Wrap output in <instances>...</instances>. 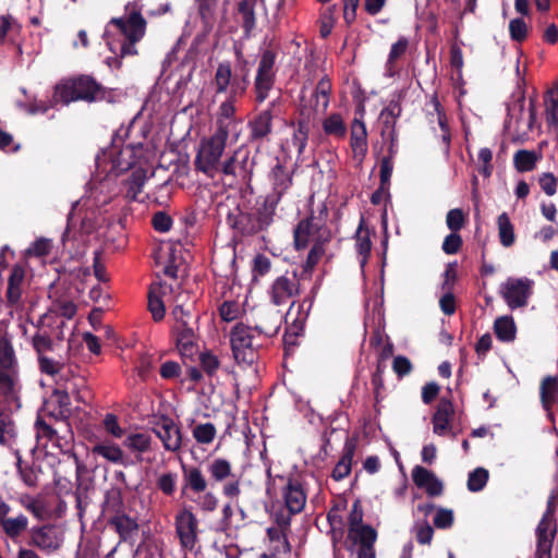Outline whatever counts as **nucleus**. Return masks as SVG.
<instances>
[{"label":"nucleus","mask_w":558,"mask_h":558,"mask_svg":"<svg viewBox=\"0 0 558 558\" xmlns=\"http://www.w3.org/2000/svg\"><path fill=\"white\" fill-rule=\"evenodd\" d=\"M146 32V21L142 15V7L136 0L128 2L124 15L112 19L105 36L109 49L121 57L137 54L136 44Z\"/></svg>","instance_id":"obj_1"},{"label":"nucleus","mask_w":558,"mask_h":558,"mask_svg":"<svg viewBox=\"0 0 558 558\" xmlns=\"http://www.w3.org/2000/svg\"><path fill=\"white\" fill-rule=\"evenodd\" d=\"M229 134L221 128L202 142L197 153L195 165L202 172L214 177L219 169L220 158L225 151Z\"/></svg>","instance_id":"obj_2"},{"label":"nucleus","mask_w":558,"mask_h":558,"mask_svg":"<svg viewBox=\"0 0 558 558\" xmlns=\"http://www.w3.org/2000/svg\"><path fill=\"white\" fill-rule=\"evenodd\" d=\"M327 211L322 209L318 216L311 217L299 222L294 230V242L296 248H304L308 244L315 242H329L331 240V231L326 226Z\"/></svg>","instance_id":"obj_3"},{"label":"nucleus","mask_w":558,"mask_h":558,"mask_svg":"<svg viewBox=\"0 0 558 558\" xmlns=\"http://www.w3.org/2000/svg\"><path fill=\"white\" fill-rule=\"evenodd\" d=\"M254 331L251 327L238 324L230 336L233 356L239 364L251 365L257 359L254 344Z\"/></svg>","instance_id":"obj_4"},{"label":"nucleus","mask_w":558,"mask_h":558,"mask_svg":"<svg viewBox=\"0 0 558 558\" xmlns=\"http://www.w3.org/2000/svg\"><path fill=\"white\" fill-rule=\"evenodd\" d=\"M534 281L527 277H509L500 284L499 292L509 308L527 305L533 293Z\"/></svg>","instance_id":"obj_5"},{"label":"nucleus","mask_w":558,"mask_h":558,"mask_svg":"<svg viewBox=\"0 0 558 558\" xmlns=\"http://www.w3.org/2000/svg\"><path fill=\"white\" fill-rule=\"evenodd\" d=\"M247 80L243 77L241 81H233L232 89L225 101L219 106L217 112V130L221 128L229 134L230 129L235 124L234 114L236 111V99L243 96L247 88Z\"/></svg>","instance_id":"obj_6"},{"label":"nucleus","mask_w":558,"mask_h":558,"mask_svg":"<svg viewBox=\"0 0 558 558\" xmlns=\"http://www.w3.org/2000/svg\"><path fill=\"white\" fill-rule=\"evenodd\" d=\"M175 533L183 551H193L198 542V521L189 509H182L174 519Z\"/></svg>","instance_id":"obj_7"},{"label":"nucleus","mask_w":558,"mask_h":558,"mask_svg":"<svg viewBox=\"0 0 558 558\" xmlns=\"http://www.w3.org/2000/svg\"><path fill=\"white\" fill-rule=\"evenodd\" d=\"M554 512L555 498L550 497L547 501V509L536 529L537 548L536 558H551V547L554 538Z\"/></svg>","instance_id":"obj_8"},{"label":"nucleus","mask_w":558,"mask_h":558,"mask_svg":"<svg viewBox=\"0 0 558 558\" xmlns=\"http://www.w3.org/2000/svg\"><path fill=\"white\" fill-rule=\"evenodd\" d=\"M153 430L160 439L165 450L177 452L182 446V433L180 426L169 416H160L154 423Z\"/></svg>","instance_id":"obj_9"},{"label":"nucleus","mask_w":558,"mask_h":558,"mask_svg":"<svg viewBox=\"0 0 558 558\" xmlns=\"http://www.w3.org/2000/svg\"><path fill=\"white\" fill-rule=\"evenodd\" d=\"M269 296L276 306L284 305L299 294V280L295 275L279 276L269 288Z\"/></svg>","instance_id":"obj_10"},{"label":"nucleus","mask_w":558,"mask_h":558,"mask_svg":"<svg viewBox=\"0 0 558 558\" xmlns=\"http://www.w3.org/2000/svg\"><path fill=\"white\" fill-rule=\"evenodd\" d=\"M173 288L166 282H157L150 286L148 292V311L155 322L163 319L166 314V302H170Z\"/></svg>","instance_id":"obj_11"},{"label":"nucleus","mask_w":558,"mask_h":558,"mask_svg":"<svg viewBox=\"0 0 558 558\" xmlns=\"http://www.w3.org/2000/svg\"><path fill=\"white\" fill-rule=\"evenodd\" d=\"M275 57L270 51L263 53L255 81L256 99L263 102L272 86Z\"/></svg>","instance_id":"obj_12"},{"label":"nucleus","mask_w":558,"mask_h":558,"mask_svg":"<svg viewBox=\"0 0 558 558\" xmlns=\"http://www.w3.org/2000/svg\"><path fill=\"white\" fill-rule=\"evenodd\" d=\"M32 542L41 550L53 551L62 545L63 533L57 526L45 525L33 530Z\"/></svg>","instance_id":"obj_13"},{"label":"nucleus","mask_w":558,"mask_h":558,"mask_svg":"<svg viewBox=\"0 0 558 558\" xmlns=\"http://www.w3.org/2000/svg\"><path fill=\"white\" fill-rule=\"evenodd\" d=\"M142 150V145H126L121 149L111 148L109 157L111 159L110 171L116 174L122 173L132 168L137 161V154Z\"/></svg>","instance_id":"obj_14"},{"label":"nucleus","mask_w":558,"mask_h":558,"mask_svg":"<svg viewBox=\"0 0 558 558\" xmlns=\"http://www.w3.org/2000/svg\"><path fill=\"white\" fill-rule=\"evenodd\" d=\"M350 145L353 153V158L362 162L367 153V130L362 116L354 118L351 123L350 130Z\"/></svg>","instance_id":"obj_15"},{"label":"nucleus","mask_w":558,"mask_h":558,"mask_svg":"<svg viewBox=\"0 0 558 558\" xmlns=\"http://www.w3.org/2000/svg\"><path fill=\"white\" fill-rule=\"evenodd\" d=\"M282 498L290 514L300 513L306 504V494L295 480H289L282 488Z\"/></svg>","instance_id":"obj_16"},{"label":"nucleus","mask_w":558,"mask_h":558,"mask_svg":"<svg viewBox=\"0 0 558 558\" xmlns=\"http://www.w3.org/2000/svg\"><path fill=\"white\" fill-rule=\"evenodd\" d=\"M414 484L423 488L429 496H439L442 493L441 481L429 470L416 465L412 470Z\"/></svg>","instance_id":"obj_17"},{"label":"nucleus","mask_w":558,"mask_h":558,"mask_svg":"<svg viewBox=\"0 0 558 558\" xmlns=\"http://www.w3.org/2000/svg\"><path fill=\"white\" fill-rule=\"evenodd\" d=\"M77 100L88 102L100 100L105 97V92L99 84L89 76H81L74 80Z\"/></svg>","instance_id":"obj_18"},{"label":"nucleus","mask_w":558,"mask_h":558,"mask_svg":"<svg viewBox=\"0 0 558 558\" xmlns=\"http://www.w3.org/2000/svg\"><path fill=\"white\" fill-rule=\"evenodd\" d=\"M453 416V405L447 399H441L437 410L433 415V432L438 436H444L451 430L450 422Z\"/></svg>","instance_id":"obj_19"},{"label":"nucleus","mask_w":558,"mask_h":558,"mask_svg":"<svg viewBox=\"0 0 558 558\" xmlns=\"http://www.w3.org/2000/svg\"><path fill=\"white\" fill-rule=\"evenodd\" d=\"M283 315L277 310H267L259 313L255 330L268 337L276 335L281 326Z\"/></svg>","instance_id":"obj_20"},{"label":"nucleus","mask_w":558,"mask_h":558,"mask_svg":"<svg viewBox=\"0 0 558 558\" xmlns=\"http://www.w3.org/2000/svg\"><path fill=\"white\" fill-rule=\"evenodd\" d=\"M355 452V442L352 439H348L343 447V453L341 459L338 461L332 471V477L336 481H341L347 477L352 468V460Z\"/></svg>","instance_id":"obj_21"},{"label":"nucleus","mask_w":558,"mask_h":558,"mask_svg":"<svg viewBox=\"0 0 558 558\" xmlns=\"http://www.w3.org/2000/svg\"><path fill=\"white\" fill-rule=\"evenodd\" d=\"M541 401L543 408L548 412L550 417V409L558 402V377L547 376L541 384Z\"/></svg>","instance_id":"obj_22"},{"label":"nucleus","mask_w":558,"mask_h":558,"mask_svg":"<svg viewBox=\"0 0 558 558\" xmlns=\"http://www.w3.org/2000/svg\"><path fill=\"white\" fill-rule=\"evenodd\" d=\"M184 296L185 295L183 293H180L177 296V299H175L177 304L174 305V307L171 311V316L174 319L173 330H183V329L194 328L193 327L194 316L191 312V308L184 307L183 302L182 303L179 302Z\"/></svg>","instance_id":"obj_23"},{"label":"nucleus","mask_w":558,"mask_h":558,"mask_svg":"<svg viewBox=\"0 0 558 558\" xmlns=\"http://www.w3.org/2000/svg\"><path fill=\"white\" fill-rule=\"evenodd\" d=\"M308 133H310V124L308 121L305 119H301L298 121L291 140L287 141V148L290 150L291 148H294L296 151L298 157H300L307 144L308 140Z\"/></svg>","instance_id":"obj_24"},{"label":"nucleus","mask_w":558,"mask_h":558,"mask_svg":"<svg viewBox=\"0 0 558 558\" xmlns=\"http://www.w3.org/2000/svg\"><path fill=\"white\" fill-rule=\"evenodd\" d=\"M366 530H374L371 525L363 523V509L361 507L360 501H355L352 505L350 514H349V530H348V538L357 537L360 535L366 534Z\"/></svg>","instance_id":"obj_25"},{"label":"nucleus","mask_w":558,"mask_h":558,"mask_svg":"<svg viewBox=\"0 0 558 558\" xmlns=\"http://www.w3.org/2000/svg\"><path fill=\"white\" fill-rule=\"evenodd\" d=\"M94 454H97L105 460L114 463L123 464V450L121 447L112 441H101L95 445L92 449Z\"/></svg>","instance_id":"obj_26"},{"label":"nucleus","mask_w":558,"mask_h":558,"mask_svg":"<svg viewBox=\"0 0 558 558\" xmlns=\"http://www.w3.org/2000/svg\"><path fill=\"white\" fill-rule=\"evenodd\" d=\"M173 333L175 335L177 347L180 354L183 357H192L197 351L194 328L173 330Z\"/></svg>","instance_id":"obj_27"},{"label":"nucleus","mask_w":558,"mask_h":558,"mask_svg":"<svg viewBox=\"0 0 558 558\" xmlns=\"http://www.w3.org/2000/svg\"><path fill=\"white\" fill-rule=\"evenodd\" d=\"M123 446L138 458V456L149 451L151 437L145 433H131L123 440Z\"/></svg>","instance_id":"obj_28"},{"label":"nucleus","mask_w":558,"mask_h":558,"mask_svg":"<svg viewBox=\"0 0 558 558\" xmlns=\"http://www.w3.org/2000/svg\"><path fill=\"white\" fill-rule=\"evenodd\" d=\"M326 135L335 138H344L347 134V124L341 113L333 112L326 117L322 123Z\"/></svg>","instance_id":"obj_29"},{"label":"nucleus","mask_w":558,"mask_h":558,"mask_svg":"<svg viewBox=\"0 0 558 558\" xmlns=\"http://www.w3.org/2000/svg\"><path fill=\"white\" fill-rule=\"evenodd\" d=\"M271 121L272 116L270 110L262 111L252 122H250L252 138H265L271 132Z\"/></svg>","instance_id":"obj_30"},{"label":"nucleus","mask_w":558,"mask_h":558,"mask_svg":"<svg viewBox=\"0 0 558 558\" xmlns=\"http://www.w3.org/2000/svg\"><path fill=\"white\" fill-rule=\"evenodd\" d=\"M377 539L375 530H366V534L350 538L351 542L357 544V558H376L374 544Z\"/></svg>","instance_id":"obj_31"},{"label":"nucleus","mask_w":558,"mask_h":558,"mask_svg":"<svg viewBox=\"0 0 558 558\" xmlns=\"http://www.w3.org/2000/svg\"><path fill=\"white\" fill-rule=\"evenodd\" d=\"M271 180L275 190V195L272 197H280L282 194L290 187L292 183L291 173L286 170L279 162L271 170Z\"/></svg>","instance_id":"obj_32"},{"label":"nucleus","mask_w":558,"mask_h":558,"mask_svg":"<svg viewBox=\"0 0 558 558\" xmlns=\"http://www.w3.org/2000/svg\"><path fill=\"white\" fill-rule=\"evenodd\" d=\"M494 331L502 342H511L515 339L517 327L511 316L498 317L494 323Z\"/></svg>","instance_id":"obj_33"},{"label":"nucleus","mask_w":558,"mask_h":558,"mask_svg":"<svg viewBox=\"0 0 558 558\" xmlns=\"http://www.w3.org/2000/svg\"><path fill=\"white\" fill-rule=\"evenodd\" d=\"M257 3L258 2L252 0H241L238 4V14L246 35H248L256 25L255 8Z\"/></svg>","instance_id":"obj_34"},{"label":"nucleus","mask_w":558,"mask_h":558,"mask_svg":"<svg viewBox=\"0 0 558 558\" xmlns=\"http://www.w3.org/2000/svg\"><path fill=\"white\" fill-rule=\"evenodd\" d=\"M233 81H238L236 78H232V70L231 65L228 62L220 63L215 72L214 85L216 88V93L221 94L232 89Z\"/></svg>","instance_id":"obj_35"},{"label":"nucleus","mask_w":558,"mask_h":558,"mask_svg":"<svg viewBox=\"0 0 558 558\" xmlns=\"http://www.w3.org/2000/svg\"><path fill=\"white\" fill-rule=\"evenodd\" d=\"M541 158V155L533 150L520 149L513 156V163L519 172L532 171Z\"/></svg>","instance_id":"obj_36"},{"label":"nucleus","mask_w":558,"mask_h":558,"mask_svg":"<svg viewBox=\"0 0 558 558\" xmlns=\"http://www.w3.org/2000/svg\"><path fill=\"white\" fill-rule=\"evenodd\" d=\"M498 235L502 246L510 247L514 241V229L507 213H502L497 218Z\"/></svg>","instance_id":"obj_37"},{"label":"nucleus","mask_w":558,"mask_h":558,"mask_svg":"<svg viewBox=\"0 0 558 558\" xmlns=\"http://www.w3.org/2000/svg\"><path fill=\"white\" fill-rule=\"evenodd\" d=\"M0 525L10 538L15 539L27 530L28 519L21 513L14 518H8Z\"/></svg>","instance_id":"obj_38"},{"label":"nucleus","mask_w":558,"mask_h":558,"mask_svg":"<svg viewBox=\"0 0 558 558\" xmlns=\"http://www.w3.org/2000/svg\"><path fill=\"white\" fill-rule=\"evenodd\" d=\"M331 92V84L329 80L322 78L313 94V107L318 112H324L329 106V96Z\"/></svg>","instance_id":"obj_39"},{"label":"nucleus","mask_w":558,"mask_h":558,"mask_svg":"<svg viewBox=\"0 0 558 558\" xmlns=\"http://www.w3.org/2000/svg\"><path fill=\"white\" fill-rule=\"evenodd\" d=\"M184 480L186 485L194 493H204L207 488V481L198 468H184L183 469Z\"/></svg>","instance_id":"obj_40"},{"label":"nucleus","mask_w":558,"mask_h":558,"mask_svg":"<svg viewBox=\"0 0 558 558\" xmlns=\"http://www.w3.org/2000/svg\"><path fill=\"white\" fill-rule=\"evenodd\" d=\"M211 478L216 482H222L232 475L231 463L222 458L214 459L207 466Z\"/></svg>","instance_id":"obj_41"},{"label":"nucleus","mask_w":558,"mask_h":558,"mask_svg":"<svg viewBox=\"0 0 558 558\" xmlns=\"http://www.w3.org/2000/svg\"><path fill=\"white\" fill-rule=\"evenodd\" d=\"M148 179L147 171L144 169H136L132 172V175L128 180L126 195L131 199H137L138 195L143 191V187Z\"/></svg>","instance_id":"obj_42"},{"label":"nucleus","mask_w":558,"mask_h":558,"mask_svg":"<svg viewBox=\"0 0 558 558\" xmlns=\"http://www.w3.org/2000/svg\"><path fill=\"white\" fill-rule=\"evenodd\" d=\"M279 199L278 197L267 196L263 207L257 211V228L264 229L270 225L276 211Z\"/></svg>","instance_id":"obj_43"},{"label":"nucleus","mask_w":558,"mask_h":558,"mask_svg":"<svg viewBox=\"0 0 558 558\" xmlns=\"http://www.w3.org/2000/svg\"><path fill=\"white\" fill-rule=\"evenodd\" d=\"M355 248L359 254V262L363 268L367 263L368 255L372 248V242L367 230L360 227L356 231Z\"/></svg>","instance_id":"obj_44"},{"label":"nucleus","mask_w":558,"mask_h":558,"mask_svg":"<svg viewBox=\"0 0 558 558\" xmlns=\"http://www.w3.org/2000/svg\"><path fill=\"white\" fill-rule=\"evenodd\" d=\"M75 94L76 88L74 86V80L60 83L56 86L53 102L68 105L71 101H76L77 98Z\"/></svg>","instance_id":"obj_45"},{"label":"nucleus","mask_w":558,"mask_h":558,"mask_svg":"<svg viewBox=\"0 0 558 558\" xmlns=\"http://www.w3.org/2000/svg\"><path fill=\"white\" fill-rule=\"evenodd\" d=\"M216 427L213 423L197 424L193 430L194 439L201 445H208L213 442L216 437Z\"/></svg>","instance_id":"obj_46"},{"label":"nucleus","mask_w":558,"mask_h":558,"mask_svg":"<svg viewBox=\"0 0 558 558\" xmlns=\"http://www.w3.org/2000/svg\"><path fill=\"white\" fill-rule=\"evenodd\" d=\"M489 473L484 468H476L468 477V489L473 493L481 492L487 484Z\"/></svg>","instance_id":"obj_47"},{"label":"nucleus","mask_w":558,"mask_h":558,"mask_svg":"<svg viewBox=\"0 0 558 558\" xmlns=\"http://www.w3.org/2000/svg\"><path fill=\"white\" fill-rule=\"evenodd\" d=\"M24 278V271L20 267H15L9 278L8 299L10 302L15 303L21 296L20 286Z\"/></svg>","instance_id":"obj_48"},{"label":"nucleus","mask_w":558,"mask_h":558,"mask_svg":"<svg viewBox=\"0 0 558 558\" xmlns=\"http://www.w3.org/2000/svg\"><path fill=\"white\" fill-rule=\"evenodd\" d=\"M545 111L548 123L558 125V87L547 93L545 98Z\"/></svg>","instance_id":"obj_49"},{"label":"nucleus","mask_w":558,"mask_h":558,"mask_svg":"<svg viewBox=\"0 0 558 558\" xmlns=\"http://www.w3.org/2000/svg\"><path fill=\"white\" fill-rule=\"evenodd\" d=\"M16 366V360L11 343L0 339V367L12 371Z\"/></svg>","instance_id":"obj_50"},{"label":"nucleus","mask_w":558,"mask_h":558,"mask_svg":"<svg viewBox=\"0 0 558 558\" xmlns=\"http://www.w3.org/2000/svg\"><path fill=\"white\" fill-rule=\"evenodd\" d=\"M111 524L114 525L117 532L123 537H128L137 530V523L128 515H117L112 519Z\"/></svg>","instance_id":"obj_51"},{"label":"nucleus","mask_w":558,"mask_h":558,"mask_svg":"<svg viewBox=\"0 0 558 558\" xmlns=\"http://www.w3.org/2000/svg\"><path fill=\"white\" fill-rule=\"evenodd\" d=\"M328 242H315L312 244V248L307 255L306 262H305V270L313 269L317 263L322 259V257L326 254L325 245Z\"/></svg>","instance_id":"obj_52"},{"label":"nucleus","mask_w":558,"mask_h":558,"mask_svg":"<svg viewBox=\"0 0 558 558\" xmlns=\"http://www.w3.org/2000/svg\"><path fill=\"white\" fill-rule=\"evenodd\" d=\"M20 504L29 512H32L37 519H43L46 508L45 505L36 498L31 496H23L20 498Z\"/></svg>","instance_id":"obj_53"},{"label":"nucleus","mask_w":558,"mask_h":558,"mask_svg":"<svg viewBox=\"0 0 558 558\" xmlns=\"http://www.w3.org/2000/svg\"><path fill=\"white\" fill-rule=\"evenodd\" d=\"M465 222V216L460 208H454L448 211L446 217L447 227L452 232H458Z\"/></svg>","instance_id":"obj_54"},{"label":"nucleus","mask_w":558,"mask_h":558,"mask_svg":"<svg viewBox=\"0 0 558 558\" xmlns=\"http://www.w3.org/2000/svg\"><path fill=\"white\" fill-rule=\"evenodd\" d=\"M409 47V40L400 37L392 46L388 56L387 65L391 66L399 58H401Z\"/></svg>","instance_id":"obj_55"},{"label":"nucleus","mask_w":558,"mask_h":558,"mask_svg":"<svg viewBox=\"0 0 558 558\" xmlns=\"http://www.w3.org/2000/svg\"><path fill=\"white\" fill-rule=\"evenodd\" d=\"M15 387V368L8 371L0 367V390L10 395L13 393Z\"/></svg>","instance_id":"obj_56"},{"label":"nucleus","mask_w":558,"mask_h":558,"mask_svg":"<svg viewBox=\"0 0 558 558\" xmlns=\"http://www.w3.org/2000/svg\"><path fill=\"white\" fill-rule=\"evenodd\" d=\"M202 368L210 376L216 374L220 366L218 357L211 352H204L199 355Z\"/></svg>","instance_id":"obj_57"},{"label":"nucleus","mask_w":558,"mask_h":558,"mask_svg":"<svg viewBox=\"0 0 558 558\" xmlns=\"http://www.w3.org/2000/svg\"><path fill=\"white\" fill-rule=\"evenodd\" d=\"M509 32L512 39L521 41L526 37L527 25L523 19H513L509 23Z\"/></svg>","instance_id":"obj_58"},{"label":"nucleus","mask_w":558,"mask_h":558,"mask_svg":"<svg viewBox=\"0 0 558 558\" xmlns=\"http://www.w3.org/2000/svg\"><path fill=\"white\" fill-rule=\"evenodd\" d=\"M104 427L114 438H121L124 435V429L119 424L118 417L114 414L108 413L105 416Z\"/></svg>","instance_id":"obj_59"},{"label":"nucleus","mask_w":558,"mask_h":558,"mask_svg":"<svg viewBox=\"0 0 558 558\" xmlns=\"http://www.w3.org/2000/svg\"><path fill=\"white\" fill-rule=\"evenodd\" d=\"M538 183L543 192L548 195L553 196L557 192V180L555 175L550 172H544L538 178Z\"/></svg>","instance_id":"obj_60"},{"label":"nucleus","mask_w":558,"mask_h":558,"mask_svg":"<svg viewBox=\"0 0 558 558\" xmlns=\"http://www.w3.org/2000/svg\"><path fill=\"white\" fill-rule=\"evenodd\" d=\"M453 523V511L449 509L440 508L437 510L434 524L438 529H448Z\"/></svg>","instance_id":"obj_61"},{"label":"nucleus","mask_w":558,"mask_h":558,"mask_svg":"<svg viewBox=\"0 0 558 558\" xmlns=\"http://www.w3.org/2000/svg\"><path fill=\"white\" fill-rule=\"evenodd\" d=\"M195 502L203 511H214L218 506V499L211 492L204 493L199 495Z\"/></svg>","instance_id":"obj_62"},{"label":"nucleus","mask_w":558,"mask_h":558,"mask_svg":"<svg viewBox=\"0 0 558 558\" xmlns=\"http://www.w3.org/2000/svg\"><path fill=\"white\" fill-rule=\"evenodd\" d=\"M462 245V239L457 232L448 234L442 243V250L447 254H456Z\"/></svg>","instance_id":"obj_63"},{"label":"nucleus","mask_w":558,"mask_h":558,"mask_svg":"<svg viewBox=\"0 0 558 558\" xmlns=\"http://www.w3.org/2000/svg\"><path fill=\"white\" fill-rule=\"evenodd\" d=\"M416 539L422 545H427L433 538V527L427 523L423 522L415 526Z\"/></svg>","instance_id":"obj_64"}]
</instances>
